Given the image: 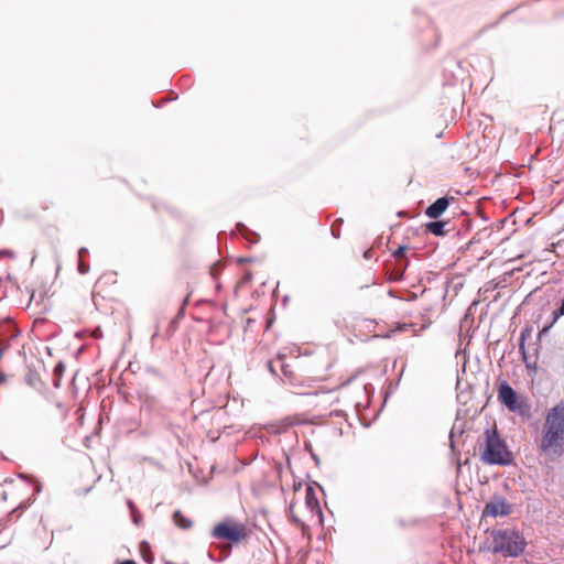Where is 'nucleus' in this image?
<instances>
[{
    "label": "nucleus",
    "instance_id": "3",
    "mask_svg": "<svg viewBox=\"0 0 564 564\" xmlns=\"http://www.w3.org/2000/svg\"><path fill=\"white\" fill-rule=\"evenodd\" d=\"M476 447L479 452L480 460L488 465H507L511 460L505 441L500 437L496 425L486 429L484 434L477 440Z\"/></svg>",
    "mask_w": 564,
    "mask_h": 564
},
{
    "label": "nucleus",
    "instance_id": "17",
    "mask_svg": "<svg viewBox=\"0 0 564 564\" xmlns=\"http://www.w3.org/2000/svg\"><path fill=\"white\" fill-rule=\"evenodd\" d=\"M42 210L46 212L50 208V204L47 202H45L42 206H41Z\"/></svg>",
    "mask_w": 564,
    "mask_h": 564
},
{
    "label": "nucleus",
    "instance_id": "7",
    "mask_svg": "<svg viewBox=\"0 0 564 564\" xmlns=\"http://www.w3.org/2000/svg\"><path fill=\"white\" fill-rule=\"evenodd\" d=\"M511 512V506L503 498H494L486 503L482 517L507 516Z\"/></svg>",
    "mask_w": 564,
    "mask_h": 564
},
{
    "label": "nucleus",
    "instance_id": "2",
    "mask_svg": "<svg viewBox=\"0 0 564 564\" xmlns=\"http://www.w3.org/2000/svg\"><path fill=\"white\" fill-rule=\"evenodd\" d=\"M539 451L550 459L564 454V402L553 406L546 414Z\"/></svg>",
    "mask_w": 564,
    "mask_h": 564
},
{
    "label": "nucleus",
    "instance_id": "22",
    "mask_svg": "<svg viewBox=\"0 0 564 564\" xmlns=\"http://www.w3.org/2000/svg\"><path fill=\"white\" fill-rule=\"evenodd\" d=\"M243 283V279L237 284V288H240Z\"/></svg>",
    "mask_w": 564,
    "mask_h": 564
},
{
    "label": "nucleus",
    "instance_id": "6",
    "mask_svg": "<svg viewBox=\"0 0 564 564\" xmlns=\"http://www.w3.org/2000/svg\"><path fill=\"white\" fill-rule=\"evenodd\" d=\"M498 399L505 404L510 411H518L520 409V404L518 402V397L514 390L510 387V384L506 381H502L498 389Z\"/></svg>",
    "mask_w": 564,
    "mask_h": 564
},
{
    "label": "nucleus",
    "instance_id": "4",
    "mask_svg": "<svg viewBox=\"0 0 564 564\" xmlns=\"http://www.w3.org/2000/svg\"><path fill=\"white\" fill-rule=\"evenodd\" d=\"M527 545V542L519 532L513 530H500L494 533L495 553H502L506 556L520 555Z\"/></svg>",
    "mask_w": 564,
    "mask_h": 564
},
{
    "label": "nucleus",
    "instance_id": "18",
    "mask_svg": "<svg viewBox=\"0 0 564 564\" xmlns=\"http://www.w3.org/2000/svg\"><path fill=\"white\" fill-rule=\"evenodd\" d=\"M253 236H254V235H253V234H251V232L249 231V238H248L249 243H251V242H254V241H256V239H253Z\"/></svg>",
    "mask_w": 564,
    "mask_h": 564
},
{
    "label": "nucleus",
    "instance_id": "19",
    "mask_svg": "<svg viewBox=\"0 0 564 564\" xmlns=\"http://www.w3.org/2000/svg\"><path fill=\"white\" fill-rule=\"evenodd\" d=\"M238 229H239V231H240L241 236H243V237H245V232H243L245 227H243L242 225H240V224H239V225H238Z\"/></svg>",
    "mask_w": 564,
    "mask_h": 564
},
{
    "label": "nucleus",
    "instance_id": "12",
    "mask_svg": "<svg viewBox=\"0 0 564 564\" xmlns=\"http://www.w3.org/2000/svg\"><path fill=\"white\" fill-rule=\"evenodd\" d=\"M405 250H406V247H405V246H401V247H399V248L393 252V256H394L395 258H401V257H403V256H404Z\"/></svg>",
    "mask_w": 564,
    "mask_h": 564
},
{
    "label": "nucleus",
    "instance_id": "1",
    "mask_svg": "<svg viewBox=\"0 0 564 564\" xmlns=\"http://www.w3.org/2000/svg\"><path fill=\"white\" fill-rule=\"evenodd\" d=\"M290 518L297 524L303 535L311 539V533L306 525L307 521H316L323 523V513L316 490L311 485H294V497L290 502Z\"/></svg>",
    "mask_w": 564,
    "mask_h": 564
},
{
    "label": "nucleus",
    "instance_id": "10",
    "mask_svg": "<svg viewBox=\"0 0 564 564\" xmlns=\"http://www.w3.org/2000/svg\"><path fill=\"white\" fill-rule=\"evenodd\" d=\"M173 521L175 525H177L181 529H189L193 524L192 520L186 518L180 510H176L173 514Z\"/></svg>",
    "mask_w": 564,
    "mask_h": 564
},
{
    "label": "nucleus",
    "instance_id": "14",
    "mask_svg": "<svg viewBox=\"0 0 564 564\" xmlns=\"http://www.w3.org/2000/svg\"><path fill=\"white\" fill-rule=\"evenodd\" d=\"M523 341H524V334H522V336H521V343H520V345H519V349H520V351L524 355V343H523Z\"/></svg>",
    "mask_w": 564,
    "mask_h": 564
},
{
    "label": "nucleus",
    "instance_id": "20",
    "mask_svg": "<svg viewBox=\"0 0 564 564\" xmlns=\"http://www.w3.org/2000/svg\"><path fill=\"white\" fill-rule=\"evenodd\" d=\"M120 564H137V563L132 560H126V561L121 562Z\"/></svg>",
    "mask_w": 564,
    "mask_h": 564
},
{
    "label": "nucleus",
    "instance_id": "9",
    "mask_svg": "<svg viewBox=\"0 0 564 564\" xmlns=\"http://www.w3.org/2000/svg\"><path fill=\"white\" fill-rule=\"evenodd\" d=\"M447 223L445 221H431L425 225L426 231L433 234L434 236H444L445 235V226Z\"/></svg>",
    "mask_w": 564,
    "mask_h": 564
},
{
    "label": "nucleus",
    "instance_id": "8",
    "mask_svg": "<svg viewBox=\"0 0 564 564\" xmlns=\"http://www.w3.org/2000/svg\"><path fill=\"white\" fill-rule=\"evenodd\" d=\"M448 205V198L441 197L426 208L425 215L430 218H438L447 209Z\"/></svg>",
    "mask_w": 564,
    "mask_h": 564
},
{
    "label": "nucleus",
    "instance_id": "13",
    "mask_svg": "<svg viewBox=\"0 0 564 564\" xmlns=\"http://www.w3.org/2000/svg\"><path fill=\"white\" fill-rule=\"evenodd\" d=\"M78 270H79V272H80L82 274H85V273H87V272H88L89 267H88V265H86L85 263H83V262L80 261V262H79V264H78Z\"/></svg>",
    "mask_w": 564,
    "mask_h": 564
},
{
    "label": "nucleus",
    "instance_id": "21",
    "mask_svg": "<svg viewBox=\"0 0 564 564\" xmlns=\"http://www.w3.org/2000/svg\"><path fill=\"white\" fill-rule=\"evenodd\" d=\"M268 365H269V367H270V370H271L272 372H274V369H273V367H272V362H271V361H269V364H268Z\"/></svg>",
    "mask_w": 564,
    "mask_h": 564
},
{
    "label": "nucleus",
    "instance_id": "11",
    "mask_svg": "<svg viewBox=\"0 0 564 564\" xmlns=\"http://www.w3.org/2000/svg\"><path fill=\"white\" fill-rule=\"evenodd\" d=\"M303 422H304V420L300 415H291V416H286L282 420V424L285 427L299 425V424H302Z\"/></svg>",
    "mask_w": 564,
    "mask_h": 564
},
{
    "label": "nucleus",
    "instance_id": "5",
    "mask_svg": "<svg viewBox=\"0 0 564 564\" xmlns=\"http://www.w3.org/2000/svg\"><path fill=\"white\" fill-rule=\"evenodd\" d=\"M213 535L220 540L238 543L247 536V528L243 523L234 520H225L214 528Z\"/></svg>",
    "mask_w": 564,
    "mask_h": 564
},
{
    "label": "nucleus",
    "instance_id": "15",
    "mask_svg": "<svg viewBox=\"0 0 564 564\" xmlns=\"http://www.w3.org/2000/svg\"><path fill=\"white\" fill-rule=\"evenodd\" d=\"M7 382V376L4 373H0V384H3Z\"/></svg>",
    "mask_w": 564,
    "mask_h": 564
},
{
    "label": "nucleus",
    "instance_id": "16",
    "mask_svg": "<svg viewBox=\"0 0 564 564\" xmlns=\"http://www.w3.org/2000/svg\"><path fill=\"white\" fill-rule=\"evenodd\" d=\"M558 314L560 315H564V297H563L562 304H561V306L558 308Z\"/></svg>",
    "mask_w": 564,
    "mask_h": 564
}]
</instances>
